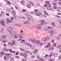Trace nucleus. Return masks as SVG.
Listing matches in <instances>:
<instances>
[{
  "instance_id": "obj_4",
  "label": "nucleus",
  "mask_w": 61,
  "mask_h": 61,
  "mask_svg": "<svg viewBox=\"0 0 61 61\" xmlns=\"http://www.w3.org/2000/svg\"><path fill=\"white\" fill-rule=\"evenodd\" d=\"M12 44L13 45H15V43H16V42H15V40L12 41Z\"/></svg>"
},
{
  "instance_id": "obj_64",
  "label": "nucleus",
  "mask_w": 61,
  "mask_h": 61,
  "mask_svg": "<svg viewBox=\"0 0 61 61\" xmlns=\"http://www.w3.org/2000/svg\"><path fill=\"white\" fill-rule=\"evenodd\" d=\"M20 55L21 56H23V55H24L22 53H21V54H20Z\"/></svg>"
},
{
  "instance_id": "obj_52",
  "label": "nucleus",
  "mask_w": 61,
  "mask_h": 61,
  "mask_svg": "<svg viewBox=\"0 0 61 61\" xmlns=\"http://www.w3.org/2000/svg\"><path fill=\"white\" fill-rule=\"evenodd\" d=\"M17 40V41H20V40H21V39L20 38L19 39H18Z\"/></svg>"
},
{
  "instance_id": "obj_53",
  "label": "nucleus",
  "mask_w": 61,
  "mask_h": 61,
  "mask_svg": "<svg viewBox=\"0 0 61 61\" xmlns=\"http://www.w3.org/2000/svg\"><path fill=\"white\" fill-rule=\"evenodd\" d=\"M9 20H7V21H6V23L7 24H8V23H9Z\"/></svg>"
},
{
  "instance_id": "obj_31",
  "label": "nucleus",
  "mask_w": 61,
  "mask_h": 61,
  "mask_svg": "<svg viewBox=\"0 0 61 61\" xmlns=\"http://www.w3.org/2000/svg\"><path fill=\"white\" fill-rule=\"evenodd\" d=\"M39 42H40V41H39V40H38L37 41V42L36 43V44H39Z\"/></svg>"
},
{
  "instance_id": "obj_21",
  "label": "nucleus",
  "mask_w": 61,
  "mask_h": 61,
  "mask_svg": "<svg viewBox=\"0 0 61 61\" xmlns=\"http://www.w3.org/2000/svg\"><path fill=\"white\" fill-rule=\"evenodd\" d=\"M38 16H40V15H42V14L41 13L39 12L38 13Z\"/></svg>"
},
{
  "instance_id": "obj_27",
  "label": "nucleus",
  "mask_w": 61,
  "mask_h": 61,
  "mask_svg": "<svg viewBox=\"0 0 61 61\" xmlns=\"http://www.w3.org/2000/svg\"><path fill=\"white\" fill-rule=\"evenodd\" d=\"M46 4H47L48 5H49V2L48 1H46Z\"/></svg>"
},
{
  "instance_id": "obj_32",
  "label": "nucleus",
  "mask_w": 61,
  "mask_h": 61,
  "mask_svg": "<svg viewBox=\"0 0 61 61\" xmlns=\"http://www.w3.org/2000/svg\"><path fill=\"white\" fill-rule=\"evenodd\" d=\"M43 16L44 17H46V15L44 14L43 15Z\"/></svg>"
},
{
  "instance_id": "obj_8",
  "label": "nucleus",
  "mask_w": 61,
  "mask_h": 61,
  "mask_svg": "<svg viewBox=\"0 0 61 61\" xmlns=\"http://www.w3.org/2000/svg\"><path fill=\"white\" fill-rule=\"evenodd\" d=\"M33 52L34 53H38V50H35Z\"/></svg>"
},
{
  "instance_id": "obj_38",
  "label": "nucleus",
  "mask_w": 61,
  "mask_h": 61,
  "mask_svg": "<svg viewBox=\"0 0 61 61\" xmlns=\"http://www.w3.org/2000/svg\"><path fill=\"white\" fill-rule=\"evenodd\" d=\"M15 26H18V24H15Z\"/></svg>"
},
{
  "instance_id": "obj_42",
  "label": "nucleus",
  "mask_w": 61,
  "mask_h": 61,
  "mask_svg": "<svg viewBox=\"0 0 61 61\" xmlns=\"http://www.w3.org/2000/svg\"><path fill=\"white\" fill-rule=\"evenodd\" d=\"M9 22H10L11 23H12L13 21V20H10L9 21Z\"/></svg>"
},
{
  "instance_id": "obj_11",
  "label": "nucleus",
  "mask_w": 61,
  "mask_h": 61,
  "mask_svg": "<svg viewBox=\"0 0 61 61\" xmlns=\"http://www.w3.org/2000/svg\"><path fill=\"white\" fill-rule=\"evenodd\" d=\"M49 50L50 51L51 50H52L53 49V48L52 47H51V46H50L49 47Z\"/></svg>"
},
{
  "instance_id": "obj_50",
  "label": "nucleus",
  "mask_w": 61,
  "mask_h": 61,
  "mask_svg": "<svg viewBox=\"0 0 61 61\" xmlns=\"http://www.w3.org/2000/svg\"><path fill=\"white\" fill-rule=\"evenodd\" d=\"M38 46L39 47H41V44H39L38 45Z\"/></svg>"
},
{
  "instance_id": "obj_51",
  "label": "nucleus",
  "mask_w": 61,
  "mask_h": 61,
  "mask_svg": "<svg viewBox=\"0 0 61 61\" xmlns=\"http://www.w3.org/2000/svg\"><path fill=\"white\" fill-rule=\"evenodd\" d=\"M5 56H8V54H7V53H6L5 54Z\"/></svg>"
},
{
  "instance_id": "obj_49",
  "label": "nucleus",
  "mask_w": 61,
  "mask_h": 61,
  "mask_svg": "<svg viewBox=\"0 0 61 61\" xmlns=\"http://www.w3.org/2000/svg\"><path fill=\"white\" fill-rule=\"evenodd\" d=\"M23 12H25L26 11V10L25 9H23L22 10Z\"/></svg>"
},
{
  "instance_id": "obj_37",
  "label": "nucleus",
  "mask_w": 61,
  "mask_h": 61,
  "mask_svg": "<svg viewBox=\"0 0 61 61\" xmlns=\"http://www.w3.org/2000/svg\"><path fill=\"white\" fill-rule=\"evenodd\" d=\"M10 57H7V58L6 59L8 60H9V59L10 58Z\"/></svg>"
},
{
  "instance_id": "obj_16",
  "label": "nucleus",
  "mask_w": 61,
  "mask_h": 61,
  "mask_svg": "<svg viewBox=\"0 0 61 61\" xmlns=\"http://www.w3.org/2000/svg\"><path fill=\"white\" fill-rule=\"evenodd\" d=\"M6 4L7 5H10V3L9 2H8L6 3Z\"/></svg>"
},
{
  "instance_id": "obj_59",
  "label": "nucleus",
  "mask_w": 61,
  "mask_h": 61,
  "mask_svg": "<svg viewBox=\"0 0 61 61\" xmlns=\"http://www.w3.org/2000/svg\"><path fill=\"white\" fill-rule=\"evenodd\" d=\"M35 15H36V16H38V14L37 13H36L35 14Z\"/></svg>"
},
{
  "instance_id": "obj_48",
  "label": "nucleus",
  "mask_w": 61,
  "mask_h": 61,
  "mask_svg": "<svg viewBox=\"0 0 61 61\" xmlns=\"http://www.w3.org/2000/svg\"><path fill=\"white\" fill-rule=\"evenodd\" d=\"M51 42L52 43H54V40L53 39H52L51 40Z\"/></svg>"
},
{
  "instance_id": "obj_19",
  "label": "nucleus",
  "mask_w": 61,
  "mask_h": 61,
  "mask_svg": "<svg viewBox=\"0 0 61 61\" xmlns=\"http://www.w3.org/2000/svg\"><path fill=\"white\" fill-rule=\"evenodd\" d=\"M14 58H13L11 57V59H10V61H14Z\"/></svg>"
},
{
  "instance_id": "obj_1",
  "label": "nucleus",
  "mask_w": 61,
  "mask_h": 61,
  "mask_svg": "<svg viewBox=\"0 0 61 61\" xmlns=\"http://www.w3.org/2000/svg\"><path fill=\"white\" fill-rule=\"evenodd\" d=\"M39 22H42V23L39 25H37V29L42 30L43 28V27L42 26L44 25L45 21L44 20H40Z\"/></svg>"
},
{
  "instance_id": "obj_41",
  "label": "nucleus",
  "mask_w": 61,
  "mask_h": 61,
  "mask_svg": "<svg viewBox=\"0 0 61 61\" xmlns=\"http://www.w3.org/2000/svg\"><path fill=\"white\" fill-rule=\"evenodd\" d=\"M1 15H4V13H3V11H1Z\"/></svg>"
},
{
  "instance_id": "obj_55",
  "label": "nucleus",
  "mask_w": 61,
  "mask_h": 61,
  "mask_svg": "<svg viewBox=\"0 0 61 61\" xmlns=\"http://www.w3.org/2000/svg\"><path fill=\"white\" fill-rule=\"evenodd\" d=\"M53 8L54 9H56V8H57V7H56L54 6L53 7Z\"/></svg>"
},
{
  "instance_id": "obj_56",
  "label": "nucleus",
  "mask_w": 61,
  "mask_h": 61,
  "mask_svg": "<svg viewBox=\"0 0 61 61\" xmlns=\"http://www.w3.org/2000/svg\"><path fill=\"white\" fill-rule=\"evenodd\" d=\"M5 48H4L2 50H3V51H5Z\"/></svg>"
},
{
  "instance_id": "obj_35",
  "label": "nucleus",
  "mask_w": 61,
  "mask_h": 61,
  "mask_svg": "<svg viewBox=\"0 0 61 61\" xmlns=\"http://www.w3.org/2000/svg\"><path fill=\"white\" fill-rule=\"evenodd\" d=\"M58 47L60 49H61V45H60L59 46H58Z\"/></svg>"
},
{
  "instance_id": "obj_10",
  "label": "nucleus",
  "mask_w": 61,
  "mask_h": 61,
  "mask_svg": "<svg viewBox=\"0 0 61 61\" xmlns=\"http://www.w3.org/2000/svg\"><path fill=\"white\" fill-rule=\"evenodd\" d=\"M31 41L32 42H36L37 41V40H31Z\"/></svg>"
},
{
  "instance_id": "obj_23",
  "label": "nucleus",
  "mask_w": 61,
  "mask_h": 61,
  "mask_svg": "<svg viewBox=\"0 0 61 61\" xmlns=\"http://www.w3.org/2000/svg\"><path fill=\"white\" fill-rule=\"evenodd\" d=\"M46 30L47 31H49V27L46 28Z\"/></svg>"
},
{
  "instance_id": "obj_20",
  "label": "nucleus",
  "mask_w": 61,
  "mask_h": 61,
  "mask_svg": "<svg viewBox=\"0 0 61 61\" xmlns=\"http://www.w3.org/2000/svg\"><path fill=\"white\" fill-rule=\"evenodd\" d=\"M21 5H24V1L23 0L21 1Z\"/></svg>"
},
{
  "instance_id": "obj_40",
  "label": "nucleus",
  "mask_w": 61,
  "mask_h": 61,
  "mask_svg": "<svg viewBox=\"0 0 61 61\" xmlns=\"http://www.w3.org/2000/svg\"><path fill=\"white\" fill-rule=\"evenodd\" d=\"M13 17L15 19H16V18H17V17L15 16H13Z\"/></svg>"
},
{
  "instance_id": "obj_18",
  "label": "nucleus",
  "mask_w": 61,
  "mask_h": 61,
  "mask_svg": "<svg viewBox=\"0 0 61 61\" xmlns=\"http://www.w3.org/2000/svg\"><path fill=\"white\" fill-rule=\"evenodd\" d=\"M34 48H35V47L34 46H31L30 47V49H34Z\"/></svg>"
},
{
  "instance_id": "obj_2",
  "label": "nucleus",
  "mask_w": 61,
  "mask_h": 61,
  "mask_svg": "<svg viewBox=\"0 0 61 61\" xmlns=\"http://www.w3.org/2000/svg\"><path fill=\"white\" fill-rule=\"evenodd\" d=\"M44 6L45 7H46L47 9L48 10H51V9H52L51 6H50L48 4H45L44 5Z\"/></svg>"
},
{
  "instance_id": "obj_45",
  "label": "nucleus",
  "mask_w": 61,
  "mask_h": 61,
  "mask_svg": "<svg viewBox=\"0 0 61 61\" xmlns=\"http://www.w3.org/2000/svg\"><path fill=\"white\" fill-rule=\"evenodd\" d=\"M4 36V38H6L7 37V35H5Z\"/></svg>"
},
{
  "instance_id": "obj_61",
  "label": "nucleus",
  "mask_w": 61,
  "mask_h": 61,
  "mask_svg": "<svg viewBox=\"0 0 61 61\" xmlns=\"http://www.w3.org/2000/svg\"><path fill=\"white\" fill-rule=\"evenodd\" d=\"M59 39V37H56V39L57 40H58V39Z\"/></svg>"
},
{
  "instance_id": "obj_34",
  "label": "nucleus",
  "mask_w": 61,
  "mask_h": 61,
  "mask_svg": "<svg viewBox=\"0 0 61 61\" xmlns=\"http://www.w3.org/2000/svg\"><path fill=\"white\" fill-rule=\"evenodd\" d=\"M20 50H22V51H25V50H24V49L23 48H20Z\"/></svg>"
},
{
  "instance_id": "obj_63",
  "label": "nucleus",
  "mask_w": 61,
  "mask_h": 61,
  "mask_svg": "<svg viewBox=\"0 0 61 61\" xmlns=\"http://www.w3.org/2000/svg\"><path fill=\"white\" fill-rule=\"evenodd\" d=\"M58 4H59V5H61V2H59Z\"/></svg>"
},
{
  "instance_id": "obj_6",
  "label": "nucleus",
  "mask_w": 61,
  "mask_h": 61,
  "mask_svg": "<svg viewBox=\"0 0 61 61\" xmlns=\"http://www.w3.org/2000/svg\"><path fill=\"white\" fill-rule=\"evenodd\" d=\"M51 45V43H48V45H46L47 47H49L50 45Z\"/></svg>"
},
{
  "instance_id": "obj_13",
  "label": "nucleus",
  "mask_w": 61,
  "mask_h": 61,
  "mask_svg": "<svg viewBox=\"0 0 61 61\" xmlns=\"http://www.w3.org/2000/svg\"><path fill=\"white\" fill-rule=\"evenodd\" d=\"M2 41L4 43H5L6 42H7V40H3Z\"/></svg>"
},
{
  "instance_id": "obj_60",
  "label": "nucleus",
  "mask_w": 61,
  "mask_h": 61,
  "mask_svg": "<svg viewBox=\"0 0 61 61\" xmlns=\"http://www.w3.org/2000/svg\"><path fill=\"white\" fill-rule=\"evenodd\" d=\"M45 15H48V14L47 13H45Z\"/></svg>"
},
{
  "instance_id": "obj_15",
  "label": "nucleus",
  "mask_w": 61,
  "mask_h": 61,
  "mask_svg": "<svg viewBox=\"0 0 61 61\" xmlns=\"http://www.w3.org/2000/svg\"><path fill=\"white\" fill-rule=\"evenodd\" d=\"M47 39L46 38H44L42 39V40L43 41H47Z\"/></svg>"
},
{
  "instance_id": "obj_46",
  "label": "nucleus",
  "mask_w": 61,
  "mask_h": 61,
  "mask_svg": "<svg viewBox=\"0 0 61 61\" xmlns=\"http://www.w3.org/2000/svg\"><path fill=\"white\" fill-rule=\"evenodd\" d=\"M25 44H27V45H28V46H29V44H28V43H27L25 42Z\"/></svg>"
},
{
  "instance_id": "obj_44",
  "label": "nucleus",
  "mask_w": 61,
  "mask_h": 61,
  "mask_svg": "<svg viewBox=\"0 0 61 61\" xmlns=\"http://www.w3.org/2000/svg\"><path fill=\"white\" fill-rule=\"evenodd\" d=\"M49 29H52L53 28L51 26L49 27Z\"/></svg>"
},
{
  "instance_id": "obj_3",
  "label": "nucleus",
  "mask_w": 61,
  "mask_h": 61,
  "mask_svg": "<svg viewBox=\"0 0 61 61\" xmlns=\"http://www.w3.org/2000/svg\"><path fill=\"white\" fill-rule=\"evenodd\" d=\"M0 24L2 26H5V21H4V20H1L0 22Z\"/></svg>"
},
{
  "instance_id": "obj_33",
  "label": "nucleus",
  "mask_w": 61,
  "mask_h": 61,
  "mask_svg": "<svg viewBox=\"0 0 61 61\" xmlns=\"http://www.w3.org/2000/svg\"><path fill=\"white\" fill-rule=\"evenodd\" d=\"M7 10L8 12H10L11 11V10L10 9L8 8L7 9Z\"/></svg>"
},
{
  "instance_id": "obj_36",
  "label": "nucleus",
  "mask_w": 61,
  "mask_h": 61,
  "mask_svg": "<svg viewBox=\"0 0 61 61\" xmlns=\"http://www.w3.org/2000/svg\"><path fill=\"white\" fill-rule=\"evenodd\" d=\"M53 56V55H52V54H51L50 55H49V57H51V56Z\"/></svg>"
},
{
  "instance_id": "obj_17",
  "label": "nucleus",
  "mask_w": 61,
  "mask_h": 61,
  "mask_svg": "<svg viewBox=\"0 0 61 61\" xmlns=\"http://www.w3.org/2000/svg\"><path fill=\"white\" fill-rule=\"evenodd\" d=\"M51 24L53 25V26L54 27L56 25H55V23H54V22L52 23H51Z\"/></svg>"
},
{
  "instance_id": "obj_30",
  "label": "nucleus",
  "mask_w": 61,
  "mask_h": 61,
  "mask_svg": "<svg viewBox=\"0 0 61 61\" xmlns=\"http://www.w3.org/2000/svg\"><path fill=\"white\" fill-rule=\"evenodd\" d=\"M0 53H1V54H2V55H5V53L4 52H1Z\"/></svg>"
},
{
  "instance_id": "obj_47",
  "label": "nucleus",
  "mask_w": 61,
  "mask_h": 61,
  "mask_svg": "<svg viewBox=\"0 0 61 61\" xmlns=\"http://www.w3.org/2000/svg\"><path fill=\"white\" fill-rule=\"evenodd\" d=\"M53 5H56V3H53Z\"/></svg>"
},
{
  "instance_id": "obj_62",
  "label": "nucleus",
  "mask_w": 61,
  "mask_h": 61,
  "mask_svg": "<svg viewBox=\"0 0 61 61\" xmlns=\"http://www.w3.org/2000/svg\"><path fill=\"white\" fill-rule=\"evenodd\" d=\"M22 61H26L25 60V59H23L22 60Z\"/></svg>"
},
{
  "instance_id": "obj_28",
  "label": "nucleus",
  "mask_w": 61,
  "mask_h": 61,
  "mask_svg": "<svg viewBox=\"0 0 61 61\" xmlns=\"http://www.w3.org/2000/svg\"><path fill=\"white\" fill-rule=\"evenodd\" d=\"M12 54H10L8 53V56H12Z\"/></svg>"
},
{
  "instance_id": "obj_43",
  "label": "nucleus",
  "mask_w": 61,
  "mask_h": 61,
  "mask_svg": "<svg viewBox=\"0 0 61 61\" xmlns=\"http://www.w3.org/2000/svg\"><path fill=\"white\" fill-rule=\"evenodd\" d=\"M7 58L5 57V56H4V59L5 60H6V59Z\"/></svg>"
},
{
  "instance_id": "obj_5",
  "label": "nucleus",
  "mask_w": 61,
  "mask_h": 61,
  "mask_svg": "<svg viewBox=\"0 0 61 61\" xmlns=\"http://www.w3.org/2000/svg\"><path fill=\"white\" fill-rule=\"evenodd\" d=\"M15 38H17V36H16V35L15 34H13L12 35Z\"/></svg>"
},
{
  "instance_id": "obj_29",
  "label": "nucleus",
  "mask_w": 61,
  "mask_h": 61,
  "mask_svg": "<svg viewBox=\"0 0 61 61\" xmlns=\"http://www.w3.org/2000/svg\"><path fill=\"white\" fill-rule=\"evenodd\" d=\"M53 46H56V43H54L53 44Z\"/></svg>"
},
{
  "instance_id": "obj_39",
  "label": "nucleus",
  "mask_w": 61,
  "mask_h": 61,
  "mask_svg": "<svg viewBox=\"0 0 61 61\" xmlns=\"http://www.w3.org/2000/svg\"><path fill=\"white\" fill-rule=\"evenodd\" d=\"M35 13H37V12H38V10H35Z\"/></svg>"
},
{
  "instance_id": "obj_12",
  "label": "nucleus",
  "mask_w": 61,
  "mask_h": 61,
  "mask_svg": "<svg viewBox=\"0 0 61 61\" xmlns=\"http://www.w3.org/2000/svg\"><path fill=\"white\" fill-rule=\"evenodd\" d=\"M19 36L20 38H23V37L22 36V35L21 34H20L19 35Z\"/></svg>"
},
{
  "instance_id": "obj_57",
  "label": "nucleus",
  "mask_w": 61,
  "mask_h": 61,
  "mask_svg": "<svg viewBox=\"0 0 61 61\" xmlns=\"http://www.w3.org/2000/svg\"><path fill=\"white\" fill-rule=\"evenodd\" d=\"M11 19L13 20L14 19V17H13H13H11Z\"/></svg>"
},
{
  "instance_id": "obj_26",
  "label": "nucleus",
  "mask_w": 61,
  "mask_h": 61,
  "mask_svg": "<svg viewBox=\"0 0 61 61\" xmlns=\"http://www.w3.org/2000/svg\"><path fill=\"white\" fill-rule=\"evenodd\" d=\"M25 52L26 53H28H28H29V51H27L26 50L25 51Z\"/></svg>"
},
{
  "instance_id": "obj_58",
  "label": "nucleus",
  "mask_w": 61,
  "mask_h": 61,
  "mask_svg": "<svg viewBox=\"0 0 61 61\" xmlns=\"http://www.w3.org/2000/svg\"><path fill=\"white\" fill-rule=\"evenodd\" d=\"M9 28H10V29H13V28L12 27H10Z\"/></svg>"
},
{
  "instance_id": "obj_24",
  "label": "nucleus",
  "mask_w": 61,
  "mask_h": 61,
  "mask_svg": "<svg viewBox=\"0 0 61 61\" xmlns=\"http://www.w3.org/2000/svg\"><path fill=\"white\" fill-rule=\"evenodd\" d=\"M24 23L25 24H28V21H25V22H24Z\"/></svg>"
},
{
  "instance_id": "obj_14",
  "label": "nucleus",
  "mask_w": 61,
  "mask_h": 61,
  "mask_svg": "<svg viewBox=\"0 0 61 61\" xmlns=\"http://www.w3.org/2000/svg\"><path fill=\"white\" fill-rule=\"evenodd\" d=\"M8 32L10 34V35H13V33L12 32V31H10V30H9L8 31Z\"/></svg>"
},
{
  "instance_id": "obj_22",
  "label": "nucleus",
  "mask_w": 61,
  "mask_h": 61,
  "mask_svg": "<svg viewBox=\"0 0 61 61\" xmlns=\"http://www.w3.org/2000/svg\"><path fill=\"white\" fill-rule=\"evenodd\" d=\"M49 60L50 61H54V59H53L51 58Z\"/></svg>"
},
{
  "instance_id": "obj_25",
  "label": "nucleus",
  "mask_w": 61,
  "mask_h": 61,
  "mask_svg": "<svg viewBox=\"0 0 61 61\" xmlns=\"http://www.w3.org/2000/svg\"><path fill=\"white\" fill-rule=\"evenodd\" d=\"M57 56V54L55 53L54 55V56L55 57H56Z\"/></svg>"
},
{
  "instance_id": "obj_54",
  "label": "nucleus",
  "mask_w": 61,
  "mask_h": 61,
  "mask_svg": "<svg viewBox=\"0 0 61 61\" xmlns=\"http://www.w3.org/2000/svg\"><path fill=\"white\" fill-rule=\"evenodd\" d=\"M9 50L11 52V53L12 51V50H11V49H9Z\"/></svg>"
},
{
  "instance_id": "obj_9",
  "label": "nucleus",
  "mask_w": 61,
  "mask_h": 61,
  "mask_svg": "<svg viewBox=\"0 0 61 61\" xmlns=\"http://www.w3.org/2000/svg\"><path fill=\"white\" fill-rule=\"evenodd\" d=\"M27 6L28 7V8H31V6L30 5V4H27Z\"/></svg>"
},
{
  "instance_id": "obj_7",
  "label": "nucleus",
  "mask_w": 61,
  "mask_h": 61,
  "mask_svg": "<svg viewBox=\"0 0 61 61\" xmlns=\"http://www.w3.org/2000/svg\"><path fill=\"white\" fill-rule=\"evenodd\" d=\"M12 13L14 15H15V14H16L15 11V10L13 11H12Z\"/></svg>"
}]
</instances>
